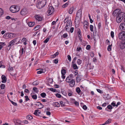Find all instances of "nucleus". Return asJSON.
Segmentation results:
<instances>
[{
    "label": "nucleus",
    "mask_w": 125,
    "mask_h": 125,
    "mask_svg": "<svg viewBox=\"0 0 125 125\" xmlns=\"http://www.w3.org/2000/svg\"><path fill=\"white\" fill-rule=\"evenodd\" d=\"M46 3V0H39L37 7L39 9H41L45 6Z\"/></svg>",
    "instance_id": "nucleus-1"
},
{
    "label": "nucleus",
    "mask_w": 125,
    "mask_h": 125,
    "mask_svg": "<svg viewBox=\"0 0 125 125\" xmlns=\"http://www.w3.org/2000/svg\"><path fill=\"white\" fill-rule=\"evenodd\" d=\"M10 10L11 12L14 13L20 10V8L16 5H13L10 7Z\"/></svg>",
    "instance_id": "nucleus-2"
},
{
    "label": "nucleus",
    "mask_w": 125,
    "mask_h": 125,
    "mask_svg": "<svg viewBox=\"0 0 125 125\" xmlns=\"http://www.w3.org/2000/svg\"><path fill=\"white\" fill-rule=\"evenodd\" d=\"M118 37L120 39L123 41H125V31L121 32L119 34Z\"/></svg>",
    "instance_id": "nucleus-3"
},
{
    "label": "nucleus",
    "mask_w": 125,
    "mask_h": 125,
    "mask_svg": "<svg viewBox=\"0 0 125 125\" xmlns=\"http://www.w3.org/2000/svg\"><path fill=\"white\" fill-rule=\"evenodd\" d=\"M13 34L11 33H6L3 36L4 38L8 39L11 38L13 37Z\"/></svg>",
    "instance_id": "nucleus-4"
},
{
    "label": "nucleus",
    "mask_w": 125,
    "mask_h": 125,
    "mask_svg": "<svg viewBox=\"0 0 125 125\" xmlns=\"http://www.w3.org/2000/svg\"><path fill=\"white\" fill-rule=\"evenodd\" d=\"M73 77V75L72 74L69 75L67 77L66 79V81L68 83H69L72 80H73L72 78Z\"/></svg>",
    "instance_id": "nucleus-5"
},
{
    "label": "nucleus",
    "mask_w": 125,
    "mask_h": 125,
    "mask_svg": "<svg viewBox=\"0 0 125 125\" xmlns=\"http://www.w3.org/2000/svg\"><path fill=\"white\" fill-rule=\"evenodd\" d=\"M54 11V9L52 6H50L48 7V10L47 11V13L50 15L53 13Z\"/></svg>",
    "instance_id": "nucleus-6"
},
{
    "label": "nucleus",
    "mask_w": 125,
    "mask_h": 125,
    "mask_svg": "<svg viewBox=\"0 0 125 125\" xmlns=\"http://www.w3.org/2000/svg\"><path fill=\"white\" fill-rule=\"evenodd\" d=\"M28 10L27 9L25 8H24L21 11L20 14L22 15H25L28 13Z\"/></svg>",
    "instance_id": "nucleus-7"
},
{
    "label": "nucleus",
    "mask_w": 125,
    "mask_h": 125,
    "mask_svg": "<svg viewBox=\"0 0 125 125\" xmlns=\"http://www.w3.org/2000/svg\"><path fill=\"white\" fill-rule=\"evenodd\" d=\"M16 42V39H14L13 40H12L11 42H10L9 43V44L8 45V47L9 48V50L10 48V46H12L13 45H14V43H15Z\"/></svg>",
    "instance_id": "nucleus-8"
},
{
    "label": "nucleus",
    "mask_w": 125,
    "mask_h": 125,
    "mask_svg": "<svg viewBox=\"0 0 125 125\" xmlns=\"http://www.w3.org/2000/svg\"><path fill=\"white\" fill-rule=\"evenodd\" d=\"M83 27L85 30H86L88 28V23L86 21H84L83 23Z\"/></svg>",
    "instance_id": "nucleus-9"
},
{
    "label": "nucleus",
    "mask_w": 125,
    "mask_h": 125,
    "mask_svg": "<svg viewBox=\"0 0 125 125\" xmlns=\"http://www.w3.org/2000/svg\"><path fill=\"white\" fill-rule=\"evenodd\" d=\"M117 16L123 19L125 16V14L124 12H122L121 11V12L118 14Z\"/></svg>",
    "instance_id": "nucleus-10"
},
{
    "label": "nucleus",
    "mask_w": 125,
    "mask_h": 125,
    "mask_svg": "<svg viewBox=\"0 0 125 125\" xmlns=\"http://www.w3.org/2000/svg\"><path fill=\"white\" fill-rule=\"evenodd\" d=\"M119 28L121 31L125 30V23H121L120 25Z\"/></svg>",
    "instance_id": "nucleus-11"
},
{
    "label": "nucleus",
    "mask_w": 125,
    "mask_h": 125,
    "mask_svg": "<svg viewBox=\"0 0 125 125\" xmlns=\"http://www.w3.org/2000/svg\"><path fill=\"white\" fill-rule=\"evenodd\" d=\"M120 47L121 49H123L125 48V42L123 41L120 44Z\"/></svg>",
    "instance_id": "nucleus-12"
},
{
    "label": "nucleus",
    "mask_w": 125,
    "mask_h": 125,
    "mask_svg": "<svg viewBox=\"0 0 125 125\" xmlns=\"http://www.w3.org/2000/svg\"><path fill=\"white\" fill-rule=\"evenodd\" d=\"M37 104H35V105H38L39 106V109H40L43 108V105L39 102H37Z\"/></svg>",
    "instance_id": "nucleus-13"
},
{
    "label": "nucleus",
    "mask_w": 125,
    "mask_h": 125,
    "mask_svg": "<svg viewBox=\"0 0 125 125\" xmlns=\"http://www.w3.org/2000/svg\"><path fill=\"white\" fill-rule=\"evenodd\" d=\"M2 83H5L7 81L6 77L4 75H2L1 76Z\"/></svg>",
    "instance_id": "nucleus-14"
},
{
    "label": "nucleus",
    "mask_w": 125,
    "mask_h": 125,
    "mask_svg": "<svg viewBox=\"0 0 125 125\" xmlns=\"http://www.w3.org/2000/svg\"><path fill=\"white\" fill-rule=\"evenodd\" d=\"M82 11L81 9L79 10L77 13L76 16L80 17L81 18L82 16Z\"/></svg>",
    "instance_id": "nucleus-15"
},
{
    "label": "nucleus",
    "mask_w": 125,
    "mask_h": 125,
    "mask_svg": "<svg viewBox=\"0 0 125 125\" xmlns=\"http://www.w3.org/2000/svg\"><path fill=\"white\" fill-rule=\"evenodd\" d=\"M35 18L36 20H37L38 21H41L42 20V18L41 16H40L38 15H36L35 16Z\"/></svg>",
    "instance_id": "nucleus-16"
},
{
    "label": "nucleus",
    "mask_w": 125,
    "mask_h": 125,
    "mask_svg": "<svg viewBox=\"0 0 125 125\" xmlns=\"http://www.w3.org/2000/svg\"><path fill=\"white\" fill-rule=\"evenodd\" d=\"M73 6H70L69 9V12L70 14H72L73 10Z\"/></svg>",
    "instance_id": "nucleus-17"
},
{
    "label": "nucleus",
    "mask_w": 125,
    "mask_h": 125,
    "mask_svg": "<svg viewBox=\"0 0 125 125\" xmlns=\"http://www.w3.org/2000/svg\"><path fill=\"white\" fill-rule=\"evenodd\" d=\"M103 97L105 100H108L110 98V97L109 95V94H107L106 95H104Z\"/></svg>",
    "instance_id": "nucleus-18"
},
{
    "label": "nucleus",
    "mask_w": 125,
    "mask_h": 125,
    "mask_svg": "<svg viewBox=\"0 0 125 125\" xmlns=\"http://www.w3.org/2000/svg\"><path fill=\"white\" fill-rule=\"evenodd\" d=\"M69 83H69V85L70 86L72 87L74 86L75 83V81L74 80H72V81H70V82Z\"/></svg>",
    "instance_id": "nucleus-19"
},
{
    "label": "nucleus",
    "mask_w": 125,
    "mask_h": 125,
    "mask_svg": "<svg viewBox=\"0 0 125 125\" xmlns=\"http://www.w3.org/2000/svg\"><path fill=\"white\" fill-rule=\"evenodd\" d=\"M123 19L117 16L116 18V21L118 23H119Z\"/></svg>",
    "instance_id": "nucleus-20"
},
{
    "label": "nucleus",
    "mask_w": 125,
    "mask_h": 125,
    "mask_svg": "<svg viewBox=\"0 0 125 125\" xmlns=\"http://www.w3.org/2000/svg\"><path fill=\"white\" fill-rule=\"evenodd\" d=\"M112 108L113 107L112 106L110 105H108L107 107L105 108V110L107 111H109V110H108V109L110 110H111Z\"/></svg>",
    "instance_id": "nucleus-21"
},
{
    "label": "nucleus",
    "mask_w": 125,
    "mask_h": 125,
    "mask_svg": "<svg viewBox=\"0 0 125 125\" xmlns=\"http://www.w3.org/2000/svg\"><path fill=\"white\" fill-rule=\"evenodd\" d=\"M72 21L71 20H70L68 21L66 25L68 26H69L70 27H71L72 26Z\"/></svg>",
    "instance_id": "nucleus-22"
},
{
    "label": "nucleus",
    "mask_w": 125,
    "mask_h": 125,
    "mask_svg": "<svg viewBox=\"0 0 125 125\" xmlns=\"http://www.w3.org/2000/svg\"><path fill=\"white\" fill-rule=\"evenodd\" d=\"M72 66L74 70L77 69H78V68L76 64H72Z\"/></svg>",
    "instance_id": "nucleus-23"
},
{
    "label": "nucleus",
    "mask_w": 125,
    "mask_h": 125,
    "mask_svg": "<svg viewBox=\"0 0 125 125\" xmlns=\"http://www.w3.org/2000/svg\"><path fill=\"white\" fill-rule=\"evenodd\" d=\"M35 23L34 22H29L28 23V24L29 27H32L35 24Z\"/></svg>",
    "instance_id": "nucleus-24"
},
{
    "label": "nucleus",
    "mask_w": 125,
    "mask_h": 125,
    "mask_svg": "<svg viewBox=\"0 0 125 125\" xmlns=\"http://www.w3.org/2000/svg\"><path fill=\"white\" fill-rule=\"evenodd\" d=\"M121 10H120L119 9H118L115 10L114 11V12L116 13V14L118 15L119 13L121 12Z\"/></svg>",
    "instance_id": "nucleus-25"
},
{
    "label": "nucleus",
    "mask_w": 125,
    "mask_h": 125,
    "mask_svg": "<svg viewBox=\"0 0 125 125\" xmlns=\"http://www.w3.org/2000/svg\"><path fill=\"white\" fill-rule=\"evenodd\" d=\"M24 51V48H21V49L19 51L20 55L21 56H22Z\"/></svg>",
    "instance_id": "nucleus-26"
},
{
    "label": "nucleus",
    "mask_w": 125,
    "mask_h": 125,
    "mask_svg": "<svg viewBox=\"0 0 125 125\" xmlns=\"http://www.w3.org/2000/svg\"><path fill=\"white\" fill-rule=\"evenodd\" d=\"M54 105L55 107H59L60 106V104L59 103L56 102L54 103Z\"/></svg>",
    "instance_id": "nucleus-27"
},
{
    "label": "nucleus",
    "mask_w": 125,
    "mask_h": 125,
    "mask_svg": "<svg viewBox=\"0 0 125 125\" xmlns=\"http://www.w3.org/2000/svg\"><path fill=\"white\" fill-rule=\"evenodd\" d=\"M59 52H56V53L54 54L53 55L51 56H52V57H51V58H55L59 54Z\"/></svg>",
    "instance_id": "nucleus-28"
},
{
    "label": "nucleus",
    "mask_w": 125,
    "mask_h": 125,
    "mask_svg": "<svg viewBox=\"0 0 125 125\" xmlns=\"http://www.w3.org/2000/svg\"><path fill=\"white\" fill-rule=\"evenodd\" d=\"M7 97L8 98L9 97L8 96H7ZM9 101L12 103V104L14 106H17V104L16 103L14 102H13V101L11 100H10L9 98Z\"/></svg>",
    "instance_id": "nucleus-29"
},
{
    "label": "nucleus",
    "mask_w": 125,
    "mask_h": 125,
    "mask_svg": "<svg viewBox=\"0 0 125 125\" xmlns=\"http://www.w3.org/2000/svg\"><path fill=\"white\" fill-rule=\"evenodd\" d=\"M76 92L78 94H79L81 92V90L80 88L79 87H77L76 88Z\"/></svg>",
    "instance_id": "nucleus-30"
},
{
    "label": "nucleus",
    "mask_w": 125,
    "mask_h": 125,
    "mask_svg": "<svg viewBox=\"0 0 125 125\" xmlns=\"http://www.w3.org/2000/svg\"><path fill=\"white\" fill-rule=\"evenodd\" d=\"M26 118L27 119L29 120H31L33 118L32 116L30 115H28L27 116Z\"/></svg>",
    "instance_id": "nucleus-31"
},
{
    "label": "nucleus",
    "mask_w": 125,
    "mask_h": 125,
    "mask_svg": "<svg viewBox=\"0 0 125 125\" xmlns=\"http://www.w3.org/2000/svg\"><path fill=\"white\" fill-rule=\"evenodd\" d=\"M77 62L78 64L80 65L82 62V60L80 59H79L77 60Z\"/></svg>",
    "instance_id": "nucleus-32"
},
{
    "label": "nucleus",
    "mask_w": 125,
    "mask_h": 125,
    "mask_svg": "<svg viewBox=\"0 0 125 125\" xmlns=\"http://www.w3.org/2000/svg\"><path fill=\"white\" fill-rule=\"evenodd\" d=\"M60 104L61 106L63 107L65 106V103L63 102L62 101H61L60 102Z\"/></svg>",
    "instance_id": "nucleus-33"
},
{
    "label": "nucleus",
    "mask_w": 125,
    "mask_h": 125,
    "mask_svg": "<svg viewBox=\"0 0 125 125\" xmlns=\"http://www.w3.org/2000/svg\"><path fill=\"white\" fill-rule=\"evenodd\" d=\"M75 24L77 25V27H78L80 23L79 20H75Z\"/></svg>",
    "instance_id": "nucleus-34"
},
{
    "label": "nucleus",
    "mask_w": 125,
    "mask_h": 125,
    "mask_svg": "<svg viewBox=\"0 0 125 125\" xmlns=\"http://www.w3.org/2000/svg\"><path fill=\"white\" fill-rule=\"evenodd\" d=\"M111 119H109L107 121H106L104 123L105 125L109 124L111 122Z\"/></svg>",
    "instance_id": "nucleus-35"
},
{
    "label": "nucleus",
    "mask_w": 125,
    "mask_h": 125,
    "mask_svg": "<svg viewBox=\"0 0 125 125\" xmlns=\"http://www.w3.org/2000/svg\"><path fill=\"white\" fill-rule=\"evenodd\" d=\"M4 14V11L2 9L0 8V17L1 16Z\"/></svg>",
    "instance_id": "nucleus-36"
},
{
    "label": "nucleus",
    "mask_w": 125,
    "mask_h": 125,
    "mask_svg": "<svg viewBox=\"0 0 125 125\" xmlns=\"http://www.w3.org/2000/svg\"><path fill=\"white\" fill-rule=\"evenodd\" d=\"M66 73V70L65 69H62L61 70V74L62 75H64Z\"/></svg>",
    "instance_id": "nucleus-37"
},
{
    "label": "nucleus",
    "mask_w": 125,
    "mask_h": 125,
    "mask_svg": "<svg viewBox=\"0 0 125 125\" xmlns=\"http://www.w3.org/2000/svg\"><path fill=\"white\" fill-rule=\"evenodd\" d=\"M41 97L43 98H44L46 95L45 93H42L41 94Z\"/></svg>",
    "instance_id": "nucleus-38"
},
{
    "label": "nucleus",
    "mask_w": 125,
    "mask_h": 125,
    "mask_svg": "<svg viewBox=\"0 0 125 125\" xmlns=\"http://www.w3.org/2000/svg\"><path fill=\"white\" fill-rule=\"evenodd\" d=\"M39 111V110H35L34 113V114L37 116H39V115L38 114V112Z\"/></svg>",
    "instance_id": "nucleus-39"
},
{
    "label": "nucleus",
    "mask_w": 125,
    "mask_h": 125,
    "mask_svg": "<svg viewBox=\"0 0 125 125\" xmlns=\"http://www.w3.org/2000/svg\"><path fill=\"white\" fill-rule=\"evenodd\" d=\"M5 45V44L4 42L1 43H0V50H1L3 46Z\"/></svg>",
    "instance_id": "nucleus-40"
},
{
    "label": "nucleus",
    "mask_w": 125,
    "mask_h": 125,
    "mask_svg": "<svg viewBox=\"0 0 125 125\" xmlns=\"http://www.w3.org/2000/svg\"><path fill=\"white\" fill-rule=\"evenodd\" d=\"M48 90L53 92H55L56 91V89L52 88H49Z\"/></svg>",
    "instance_id": "nucleus-41"
},
{
    "label": "nucleus",
    "mask_w": 125,
    "mask_h": 125,
    "mask_svg": "<svg viewBox=\"0 0 125 125\" xmlns=\"http://www.w3.org/2000/svg\"><path fill=\"white\" fill-rule=\"evenodd\" d=\"M2 62L1 61L0 62V68L2 67L3 68H5V66L4 65H2Z\"/></svg>",
    "instance_id": "nucleus-42"
},
{
    "label": "nucleus",
    "mask_w": 125,
    "mask_h": 125,
    "mask_svg": "<svg viewBox=\"0 0 125 125\" xmlns=\"http://www.w3.org/2000/svg\"><path fill=\"white\" fill-rule=\"evenodd\" d=\"M32 98L34 99H36L37 98V96L36 94L33 95L31 96Z\"/></svg>",
    "instance_id": "nucleus-43"
},
{
    "label": "nucleus",
    "mask_w": 125,
    "mask_h": 125,
    "mask_svg": "<svg viewBox=\"0 0 125 125\" xmlns=\"http://www.w3.org/2000/svg\"><path fill=\"white\" fill-rule=\"evenodd\" d=\"M0 88L2 89H4L5 85V84H1L0 85Z\"/></svg>",
    "instance_id": "nucleus-44"
},
{
    "label": "nucleus",
    "mask_w": 125,
    "mask_h": 125,
    "mask_svg": "<svg viewBox=\"0 0 125 125\" xmlns=\"http://www.w3.org/2000/svg\"><path fill=\"white\" fill-rule=\"evenodd\" d=\"M40 27L41 26L40 25L37 26L34 28V29H35V31H36L40 28Z\"/></svg>",
    "instance_id": "nucleus-45"
},
{
    "label": "nucleus",
    "mask_w": 125,
    "mask_h": 125,
    "mask_svg": "<svg viewBox=\"0 0 125 125\" xmlns=\"http://www.w3.org/2000/svg\"><path fill=\"white\" fill-rule=\"evenodd\" d=\"M78 31V34L79 35L81 36V32L80 31V29H78L77 30Z\"/></svg>",
    "instance_id": "nucleus-46"
},
{
    "label": "nucleus",
    "mask_w": 125,
    "mask_h": 125,
    "mask_svg": "<svg viewBox=\"0 0 125 125\" xmlns=\"http://www.w3.org/2000/svg\"><path fill=\"white\" fill-rule=\"evenodd\" d=\"M39 83V82H37L36 81H34L33 83V84L34 85H38Z\"/></svg>",
    "instance_id": "nucleus-47"
},
{
    "label": "nucleus",
    "mask_w": 125,
    "mask_h": 125,
    "mask_svg": "<svg viewBox=\"0 0 125 125\" xmlns=\"http://www.w3.org/2000/svg\"><path fill=\"white\" fill-rule=\"evenodd\" d=\"M112 45V44H111V45H109L108 46L107 48V50L108 51H109L111 50Z\"/></svg>",
    "instance_id": "nucleus-48"
},
{
    "label": "nucleus",
    "mask_w": 125,
    "mask_h": 125,
    "mask_svg": "<svg viewBox=\"0 0 125 125\" xmlns=\"http://www.w3.org/2000/svg\"><path fill=\"white\" fill-rule=\"evenodd\" d=\"M50 39V38L49 37L47 38L43 42L44 43H47L48 41Z\"/></svg>",
    "instance_id": "nucleus-49"
},
{
    "label": "nucleus",
    "mask_w": 125,
    "mask_h": 125,
    "mask_svg": "<svg viewBox=\"0 0 125 125\" xmlns=\"http://www.w3.org/2000/svg\"><path fill=\"white\" fill-rule=\"evenodd\" d=\"M53 62L55 64H57L58 62V59H55L53 60Z\"/></svg>",
    "instance_id": "nucleus-50"
},
{
    "label": "nucleus",
    "mask_w": 125,
    "mask_h": 125,
    "mask_svg": "<svg viewBox=\"0 0 125 125\" xmlns=\"http://www.w3.org/2000/svg\"><path fill=\"white\" fill-rule=\"evenodd\" d=\"M93 26L92 25H90V29L91 31H93Z\"/></svg>",
    "instance_id": "nucleus-51"
},
{
    "label": "nucleus",
    "mask_w": 125,
    "mask_h": 125,
    "mask_svg": "<svg viewBox=\"0 0 125 125\" xmlns=\"http://www.w3.org/2000/svg\"><path fill=\"white\" fill-rule=\"evenodd\" d=\"M67 58L68 59L69 61V62H70L71 61V57L70 56V55H67Z\"/></svg>",
    "instance_id": "nucleus-52"
},
{
    "label": "nucleus",
    "mask_w": 125,
    "mask_h": 125,
    "mask_svg": "<svg viewBox=\"0 0 125 125\" xmlns=\"http://www.w3.org/2000/svg\"><path fill=\"white\" fill-rule=\"evenodd\" d=\"M68 36V34L67 33H65L64 34L62 35V36L64 38H66Z\"/></svg>",
    "instance_id": "nucleus-53"
},
{
    "label": "nucleus",
    "mask_w": 125,
    "mask_h": 125,
    "mask_svg": "<svg viewBox=\"0 0 125 125\" xmlns=\"http://www.w3.org/2000/svg\"><path fill=\"white\" fill-rule=\"evenodd\" d=\"M68 4V3L67 2L64 4L62 6L63 8H65L67 7Z\"/></svg>",
    "instance_id": "nucleus-54"
},
{
    "label": "nucleus",
    "mask_w": 125,
    "mask_h": 125,
    "mask_svg": "<svg viewBox=\"0 0 125 125\" xmlns=\"http://www.w3.org/2000/svg\"><path fill=\"white\" fill-rule=\"evenodd\" d=\"M56 96L57 97L59 98H61V95L60 94H56Z\"/></svg>",
    "instance_id": "nucleus-55"
},
{
    "label": "nucleus",
    "mask_w": 125,
    "mask_h": 125,
    "mask_svg": "<svg viewBox=\"0 0 125 125\" xmlns=\"http://www.w3.org/2000/svg\"><path fill=\"white\" fill-rule=\"evenodd\" d=\"M114 32L113 31H111V35L112 38H113L114 37Z\"/></svg>",
    "instance_id": "nucleus-56"
},
{
    "label": "nucleus",
    "mask_w": 125,
    "mask_h": 125,
    "mask_svg": "<svg viewBox=\"0 0 125 125\" xmlns=\"http://www.w3.org/2000/svg\"><path fill=\"white\" fill-rule=\"evenodd\" d=\"M97 91L100 94H102L103 93V92L100 90L98 89H96Z\"/></svg>",
    "instance_id": "nucleus-57"
},
{
    "label": "nucleus",
    "mask_w": 125,
    "mask_h": 125,
    "mask_svg": "<svg viewBox=\"0 0 125 125\" xmlns=\"http://www.w3.org/2000/svg\"><path fill=\"white\" fill-rule=\"evenodd\" d=\"M91 48L90 46L89 45H87L86 48V49L89 50Z\"/></svg>",
    "instance_id": "nucleus-58"
},
{
    "label": "nucleus",
    "mask_w": 125,
    "mask_h": 125,
    "mask_svg": "<svg viewBox=\"0 0 125 125\" xmlns=\"http://www.w3.org/2000/svg\"><path fill=\"white\" fill-rule=\"evenodd\" d=\"M43 70H42L38 71L37 72V73L38 74H40L43 73Z\"/></svg>",
    "instance_id": "nucleus-59"
},
{
    "label": "nucleus",
    "mask_w": 125,
    "mask_h": 125,
    "mask_svg": "<svg viewBox=\"0 0 125 125\" xmlns=\"http://www.w3.org/2000/svg\"><path fill=\"white\" fill-rule=\"evenodd\" d=\"M25 100L26 101H28L30 100L28 98V96L27 95H26L25 97Z\"/></svg>",
    "instance_id": "nucleus-60"
},
{
    "label": "nucleus",
    "mask_w": 125,
    "mask_h": 125,
    "mask_svg": "<svg viewBox=\"0 0 125 125\" xmlns=\"http://www.w3.org/2000/svg\"><path fill=\"white\" fill-rule=\"evenodd\" d=\"M82 107L83 109L84 110H86L87 108V107L85 105H84Z\"/></svg>",
    "instance_id": "nucleus-61"
},
{
    "label": "nucleus",
    "mask_w": 125,
    "mask_h": 125,
    "mask_svg": "<svg viewBox=\"0 0 125 125\" xmlns=\"http://www.w3.org/2000/svg\"><path fill=\"white\" fill-rule=\"evenodd\" d=\"M82 48L81 47H77L76 51H80L81 50H82Z\"/></svg>",
    "instance_id": "nucleus-62"
},
{
    "label": "nucleus",
    "mask_w": 125,
    "mask_h": 125,
    "mask_svg": "<svg viewBox=\"0 0 125 125\" xmlns=\"http://www.w3.org/2000/svg\"><path fill=\"white\" fill-rule=\"evenodd\" d=\"M37 88L36 87H34L33 88V90H34V91H36V93H37L38 92V90L37 91Z\"/></svg>",
    "instance_id": "nucleus-63"
},
{
    "label": "nucleus",
    "mask_w": 125,
    "mask_h": 125,
    "mask_svg": "<svg viewBox=\"0 0 125 125\" xmlns=\"http://www.w3.org/2000/svg\"><path fill=\"white\" fill-rule=\"evenodd\" d=\"M74 29L73 27L71 28L70 29V31L71 33H72L73 32Z\"/></svg>",
    "instance_id": "nucleus-64"
}]
</instances>
